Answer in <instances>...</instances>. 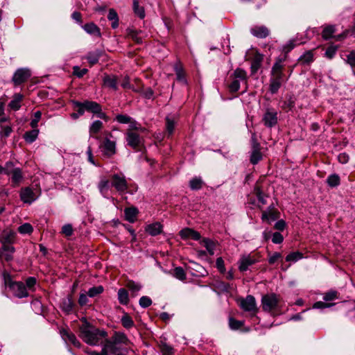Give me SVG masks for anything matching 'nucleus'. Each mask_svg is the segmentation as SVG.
Instances as JSON below:
<instances>
[{"instance_id":"obj_1","label":"nucleus","mask_w":355,"mask_h":355,"mask_svg":"<svg viewBox=\"0 0 355 355\" xmlns=\"http://www.w3.org/2000/svg\"><path fill=\"white\" fill-rule=\"evenodd\" d=\"M81 322L80 337L88 345H98L100 340L107 336L106 331L92 326L85 318L81 319Z\"/></svg>"},{"instance_id":"obj_2","label":"nucleus","mask_w":355,"mask_h":355,"mask_svg":"<svg viewBox=\"0 0 355 355\" xmlns=\"http://www.w3.org/2000/svg\"><path fill=\"white\" fill-rule=\"evenodd\" d=\"M73 105L75 107H79L80 114H84L85 112L87 111L96 115L97 117L104 119L106 121L108 120L107 115L102 112L101 105L95 101L87 100L83 102H80L78 101H73Z\"/></svg>"},{"instance_id":"obj_3","label":"nucleus","mask_w":355,"mask_h":355,"mask_svg":"<svg viewBox=\"0 0 355 355\" xmlns=\"http://www.w3.org/2000/svg\"><path fill=\"white\" fill-rule=\"evenodd\" d=\"M130 343L126 336L121 332H114V335L105 340V346L110 348V354H116L118 351L123 349V345H127Z\"/></svg>"},{"instance_id":"obj_4","label":"nucleus","mask_w":355,"mask_h":355,"mask_svg":"<svg viewBox=\"0 0 355 355\" xmlns=\"http://www.w3.org/2000/svg\"><path fill=\"white\" fill-rule=\"evenodd\" d=\"M130 343L126 336L121 332H114V335L105 340V346L110 348V354H116L118 351L123 349V345H127Z\"/></svg>"},{"instance_id":"obj_5","label":"nucleus","mask_w":355,"mask_h":355,"mask_svg":"<svg viewBox=\"0 0 355 355\" xmlns=\"http://www.w3.org/2000/svg\"><path fill=\"white\" fill-rule=\"evenodd\" d=\"M280 302V297L275 293L265 295L261 299L263 310L270 312L276 309Z\"/></svg>"},{"instance_id":"obj_6","label":"nucleus","mask_w":355,"mask_h":355,"mask_svg":"<svg viewBox=\"0 0 355 355\" xmlns=\"http://www.w3.org/2000/svg\"><path fill=\"white\" fill-rule=\"evenodd\" d=\"M115 119L120 123L129 124L126 141L128 146L133 147V122H132V118L125 114H118Z\"/></svg>"},{"instance_id":"obj_7","label":"nucleus","mask_w":355,"mask_h":355,"mask_svg":"<svg viewBox=\"0 0 355 355\" xmlns=\"http://www.w3.org/2000/svg\"><path fill=\"white\" fill-rule=\"evenodd\" d=\"M40 193L34 192L32 188L27 187L22 188L19 193L20 199L22 202L27 204H31L39 196Z\"/></svg>"},{"instance_id":"obj_8","label":"nucleus","mask_w":355,"mask_h":355,"mask_svg":"<svg viewBox=\"0 0 355 355\" xmlns=\"http://www.w3.org/2000/svg\"><path fill=\"white\" fill-rule=\"evenodd\" d=\"M31 76L29 69L21 68L17 69L13 75L12 81L15 85H19L26 82Z\"/></svg>"},{"instance_id":"obj_9","label":"nucleus","mask_w":355,"mask_h":355,"mask_svg":"<svg viewBox=\"0 0 355 355\" xmlns=\"http://www.w3.org/2000/svg\"><path fill=\"white\" fill-rule=\"evenodd\" d=\"M103 155L109 158L116 153V144L114 141L106 138L103 143L100 146Z\"/></svg>"},{"instance_id":"obj_10","label":"nucleus","mask_w":355,"mask_h":355,"mask_svg":"<svg viewBox=\"0 0 355 355\" xmlns=\"http://www.w3.org/2000/svg\"><path fill=\"white\" fill-rule=\"evenodd\" d=\"M336 31V28L334 26L329 25L324 28L322 33V36L324 40H328L330 38H334L336 41H340L346 37L347 33H343L341 34H338L337 35H334V33Z\"/></svg>"},{"instance_id":"obj_11","label":"nucleus","mask_w":355,"mask_h":355,"mask_svg":"<svg viewBox=\"0 0 355 355\" xmlns=\"http://www.w3.org/2000/svg\"><path fill=\"white\" fill-rule=\"evenodd\" d=\"M279 217V212L273 205H270L265 211H262L261 220L268 223L277 220Z\"/></svg>"},{"instance_id":"obj_12","label":"nucleus","mask_w":355,"mask_h":355,"mask_svg":"<svg viewBox=\"0 0 355 355\" xmlns=\"http://www.w3.org/2000/svg\"><path fill=\"white\" fill-rule=\"evenodd\" d=\"M10 290L14 295L19 297H26L28 295L25 284L21 282H16L10 285Z\"/></svg>"},{"instance_id":"obj_13","label":"nucleus","mask_w":355,"mask_h":355,"mask_svg":"<svg viewBox=\"0 0 355 355\" xmlns=\"http://www.w3.org/2000/svg\"><path fill=\"white\" fill-rule=\"evenodd\" d=\"M241 307L245 311L256 312L257 306L255 298L252 295H248L240 302Z\"/></svg>"},{"instance_id":"obj_14","label":"nucleus","mask_w":355,"mask_h":355,"mask_svg":"<svg viewBox=\"0 0 355 355\" xmlns=\"http://www.w3.org/2000/svg\"><path fill=\"white\" fill-rule=\"evenodd\" d=\"M263 121L267 127H272L277 123V112L273 110H268L263 115Z\"/></svg>"},{"instance_id":"obj_15","label":"nucleus","mask_w":355,"mask_h":355,"mask_svg":"<svg viewBox=\"0 0 355 355\" xmlns=\"http://www.w3.org/2000/svg\"><path fill=\"white\" fill-rule=\"evenodd\" d=\"M257 259L250 255H243L239 260V269L241 272H245L248 270L249 267L255 263Z\"/></svg>"},{"instance_id":"obj_16","label":"nucleus","mask_w":355,"mask_h":355,"mask_svg":"<svg viewBox=\"0 0 355 355\" xmlns=\"http://www.w3.org/2000/svg\"><path fill=\"white\" fill-rule=\"evenodd\" d=\"M15 252V248L12 244L9 243H1L0 257H4L6 261H10L13 259V254Z\"/></svg>"},{"instance_id":"obj_17","label":"nucleus","mask_w":355,"mask_h":355,"mask_svg":"<svg viewBox=\"0 0 355 355\" xmlns=\"http://www.w3.org/2000/svg\"><path fill=\"white\" fill-rule=\"evenodd\" d=\"M111 184L120 192H123L127 189V182L125 179L119 175H114L112 176Z\"/></svg>"},{"instance_id":"obj_18","label":"nucleus","mask_w":355,"mask_h":355,"mask_svg":"<svg viewBox=\"0 0 355 355\" xmlns=\"http://www.w3.org/2000/svg\"><path fill=\"white\" fill-rule=\"evenodd\" d=\"M251 34L257 38H266L270 34V30L265 26H254L250 28Z\"/></svg>"},{"instance_id":"obj_19","label":"nucleus","mask_w":355,"mask_h":355,"mask_svg":"<svg viewBox=\"0 0 355 355\" xmlns=\"http://www.w3.org/2000/svg\"><path fill=\"white\" fill-rule=\"evenodd\" d=\"M180 236L182 239H191L198 241L200 239V234L191 228H184L180 232Z\"/></svg>"},{"instance_id":"obj_20","label":"nucleus","mask_w":355,"mask_h":355,"mask_svg":"<svg viewBox=\"0 0 355 355\" xmlns=\"http://www.w3.org/2000/svg\"><path fill=\"white\" fill-rule=\"evenodd\" d=\"M16 240V232L12 230H4L0 238L1 243L13 244Z\"/></svg>"},{"instance_id":"obj_21","label":"nucleus","mask_w":355,"mask_h":355,"mask_svg":"<svg viewBox=\"0 0 355 355\" xmlns=\"http://www.w3.org/2000/svg\"><path fill=\"white\" fill-rule=\"evenodd\" d=\"M283 82V76L280 75L272 76L270 83V91L272 94H275L278 92Z\"/></svg>"},{"instance_id":"obj_22","label":"nucleus","mask_w":355,"mask_h":355,"mask_svg":"<svg viewBox=\"0 0 355 355\" xmlns=\"http://www.w3.org/2000/svg\"><path fill=\"white\" fill-rule=\"evenodd\" d=\"M12 182V187H17L24 180V174L20 168L15 169V171L10 175Z\"/></svg>"},{"instance_id":"obj_23","label":"nucleus","mask_w":355,"mask_h":355,"mask_svg":"<svg viewBox=\"0 0 355 355\" xmlns=\"http://www.w3.org/2000/svg\"><path fill=\"white\" fill-rule=\"evenodd\" d=\"M83 28L88 34L100 37L101 36L100 28L93 22L83 25Z\"/></svg>"},{"instance_id":"obj_24","label":"nucleus","mask_w":355,"mask_h":355,"mask_svg":"<svg viewBox=\"0 0 355 355\" xmlns=\"http://www.w3.org/2000/svg\"><path fill=\"white\" fill-rule=\"evenodd\" d=\"M75 304L71 296L64 298L61 302L60 307L62 310L67 314H69L73 311Z\"/></svg>"},{"instance_id":"obj_25","label":"nucleus","mask_w":355,"mask_h":355,"mask_svg":"<svg viewBox=\"0 0 355 355\" xmlns=\"http://www.w3.org/2000/svg\"><path fill=\"white\" fill-rule=\"evenodd\" d=\"M61 335L64 340L69 342L70 343L73 345L75 347H80V345H81L80 343L78 340V339L76 338V336L73 334H72L67 330L63 329L61 331Z\"/></svg>"},{"instance_id":"obj_26","label":"nucleus","mask_w":355,"mask_h":355,"mask_svg":"<svg viewBox=\"0 0 355 355\" xmlns=\"http://www.w3.org/2000/svg\"><path fill=\"white\" fill-rule=\"evenodd\" d=\"M24 96L21 94H15L12 101L9 103L8 107L12 110H18L21 107V101Z\"/></svg>"},{"instance_id":"obj_27","label":"nucleus","mask_w":355,"mask_h":355,"mask_svg":"<svg viewBox=\"0 0 355 355\" xmlns=\"http://www.w3.org/2000/svg\"><path fill=\"white\" fill-rule=\"evenodd\" d=\"M146 231L151 236H157L162 231V225L160 223L156 222L146 226Z\"/></svg>"},{"instance_id":"obj_28","label":"nucleus","mask_w":355,"mask_h":355,"mask_svg":"<svg viewBox=\"0 0 355 355\" xmlns=\"http://www.w3.org/2000/svg\"><path fill=\"white\" fill-rule=\"evenodd\" d=\"M111 183L106 178H102L98 184V188L99 189L100 193L104 196L107 197L108 196V191L110 187L111 186Z\"/></svg>"},{"instance_id":"obj_29","label":"nucleus","mask_w":355,"mask_h":355,"mask_svg":"<svg viewBox=\"0 0 355 355\" xmlns=\"http://www.w3.org/2000/svg\"><path fill=\"white\" fill-rule=\"evenodd\" d=\"M102 55V52L100 50H96L89 52L87 55V60L91 65H94L98 62L99 58Z\"/></svg>"},{"instance_id":"obj_30","label":"nucleus","mask_w":355,"mask_h":355,"mask_svg":"<svg viewBox=\"0 0 355 355\" xmlns=\"http://www.w3.org/2000/svg\"><path fill=\"white\" fill-rule=\"evenodd\" d=\"M107 19L112 21V28H116L119 26V17L116 10L113 8L109 10Z\"/></svg>"},{"instance_id":"obj_31","label":"nucleus","mask_w":355,"mask_h":355,"mask_svg":"<svg viewBox=\"0 0 355 355\" xmlns=\"http://www.w3.org/2000/svg\"><path fill=\"white\" fill-rule=\"evenodd\" d=\"M262 159L261 148H252L250 155V162L252 164H257Z\"/></svg>"},{"instance_id":"obj_32","label":"nucleus","mask_w":355,"mask_h":355,"mask_svg":"<svg viewBox=\"0 0 355 355\" xmlns=\"http://www.w3.org/2000/svg\"><path fill=\"white\" fill-rule=\"evenodd\" d=\"M103 83L106 87L113 89H117V81L114 76H105L103 78Z\"/></svg>"},{"instance_id":"obj_33","label":"nucleus","mask_w":355,"mask_h":355,"mask_svg":"<svg viewBox=\"0 0 355 355\" xmlns=\"http://www.w3.org/2000/svg\"><path fill=\"white\" fill-rule=\"evenodd\" d=\"M233 79L239 80L240 82H246L247 80V73L242 69H236L232 75L231 76Z\"/></svg>"},{"instance_id":"obj_34","label":"nucleus","mask_w":355,"mask_h":355,"mask_svg":"<svg viewBox=\"0 0 355 355\" xmlns=\"http://www.w3.org/2000/svg\"><path fill=\"white\" fill-rule=\"evenodd\" d=\"M299 62L303 64H308L313 61V51H307L299 58Z\"/></svg>"},{"instance_id":"obj_35","label":"nucleus","mask_w":355,"mask_h":355,"mask_svg":"<svg viewBox=\"0 0 355 355\" xmlns=\"http://www.w3.org/2000/svg\"><path fill=\"white\" fill-rule=\"evenodd\" d=\"M103 128V123L96 120L94 121L89 127V134L91 137H95V135L97 134Z\"/></svg>"},{"instance_id":"obj_36","label":"nucleus","mask_w":355,"mask_h":355,"mask_svg":"<svg viewBox=\"0 0 355 355\" xmlns=\"http://www.w3.org/2000/svg\"><path fill=\"white\" fill-rule=\"evenodd\" d=\"M38 134L39 130L33 128V130L26 132L24 135V138L26 142L31 144L35 141L38 136Z\"/></svg>"},{"instance_id":"obj_37","label":"nucleus","mask_w":355,"mask_h":355,"mask_svg":"<svg viewBox=\"0 0 355 355\" xmlns=\"http://www.w3.org/2000/svg\"><path fill=\"white\" fill-rule=\"evenodd\" d=\"M283 68H284V66L282 64V60H279L274 64V65L272 68V76L280 75L281 76H284V73L282 71Z\"/></svg>"},{"instance_id":"obj_38","label":"nucleus","mask_w":355,"mask_h":355,"mask_svg":"<svg viewBox=\"0 0 355 355\" xmlns=\"http://www.w3.org/2000/svg\"><path fill=\"white\" fill-rule=\"evenodd\" d=\"M203 181L200 177H195L189 181V187L192 190H199L202 188Z\"/></svg>"},{"instance_id":"obj_39","label":"nucleus","mask_w":355,"mask_h":355,"mask_svg":"<svg viewBox=\"0 0 355 355\" xmlns=\"http://www.w3.org/2000/svg\"><path fill=\"white\" fill-rule=\"evenodd\" d=\"M159 347L163 355H171L174 353L173 348L165 342L161 341L159 344Z\"/></svg>"},{"instance_id":"obj_40","label":"nucleus","mask_w":355,"mask_h":355,"mask_svg":"<svg viewBox=\"0 0 355 355\" xmlns=\"http://www.w3.org/2000/svg\"><path fill=\"white\" fill-rule=\"evenodd\" d=\"M201 243L206 248L210 255H213L214 254L215 243L212 241L208 239H203Z\"/></svg>"},{"instance_id":"obj_41","label":"nucleus","mask_w":355,"mask_h":355,"mask_svg":"<svg viewBox=\"0 0 355 355\" xmlns=\"http://www.w3.org/2000/svg\"><path fill=\"white\" fill-rule=\"evenodd\" d=\"M254 192L259 202L261 203V205H266L267 203L266 198H268V196L264 194L259 187H256L254 188Z\"/></svg>"},{"instance_id":"obj_42","label":"nucleus","mask_w":355,"mask_h":355,"mask_svg":"<svg viewBox=\"0 0 355 355\" xmlns=\"http://www.w3.org/2000/svg\"><path fill=\"white\" fill-rule=\"evenodd\" d=\"M304 42H298L297 39H292L289 40L286 44H285L283 47V51L284 53H287L291 51L297 44H303Z\"/></svg>"},{"instance_id":"obj_43","label":"nucleus","mask_w":355,"mask_h":355,"mask_svg":"<svg viewBox=\"0 0 355 355\" xmlns=\"http://www.w3.org/2000/svg\"><path fill=\"white\" fill-rule=\"evenodd\" d=\"M175 71L177 76V80L183 83L184 84H187L184 72L182 68L180 65L176 64L175 66Z\"/></svg>"},{"instance_id":"obj_44","label":"nucleus","mask_w":355,"mask_h":355,"mask_svg":"<svg viewBox=\"0 0 355 355\" xmlns=\"http://www.w3.org/2000/svg\"><path fill=\"white\" fill-rule=\"evenodd\" d=\"M118 298L121 304H127L128 302V291L125 288H120L118 291Z\"/></svg>"},{"instance_id":"obj_45","label":"nucleus","mask_w":355,"mask_h":355,"mask_svg":"<svg viewBox=\"0 0 355 355\" xmlns=\"http://www.w3.org/2000/svg\"><path fill=\"white\" fill-rule=\"evenodd\" d=\"M18 168L19 167H15L12 162H7L3 166V173L10 176L15 169Z\"/></svg>"},{"instance_id":"obj_46","label":"nucleus","mask_w":355,"mask_h":355,"mask_svg":"<svg viewBox=\"0 0 355 355\" xmlns=\"http://www.w3.org/2000/svg\"><path fill=\"white\" fill-rule=\"evenodd\" d=\"M173 275L179 280L184 281L186 279V273L182 267H176L173 270Z\"/></svg>"},{"instance_id":"obj_47","label":"nucleus","mask_w":355,"mask_h":355,"mask_svg":"<svg viewBox=\"0 0 355 355\" xmlns=\"http://www.w3.org/2000/svg\"><path fill=\"white\" fill-rule=\"evenodd\" d=\"M327 182L331 187H336L340 184V178L336 174H332L328 177Z\"/></svg>"},{"instance_id":"obj_48","label":"nucleus","mask_w":355,"mask_h":355,"mask_svg":"<svg viewBox=\"0 0 355 355\" xmlns=\"http://www.w3.org/2000/svg\"><path fill=\"white\" fill-rule=\"evenodd\" d=\"M103 291V287L102 286H94L89 289L87 295L90 297H96V295L102 293Z\"/></svg>"},{"instance_id":"obj_49","label":"nucleus","mask_w":355,"mask_h":355,"mask_svg":"<svg viewBox=\"0 0 355 355\" xmlns=\"http://www.w3.org/2000/svg\"><path fill=\"white\" fill-rule=\"evenodd\" d=\"M33 231V228L30 223H24L18 227V232L20 234H31Z\"/></svg>"},{"instance_id":"obj_50","label":"nucleus","mask_w":355,"mask_h":355,"mask_svg":"<svg viewBox=\"0 0 355 355\" xmlns=\"http://www.w3.org/2000/svg\"><path fill=\"white\" fill-rule=\"evenodd\" d=\"M303 257V255L301 252H294L288 254L286 257V261H293L295 262Z\"/></svg>"},{"instance_id":"obj_51","label":"nucleus","mask_w":355,"mask_h":355,"mask_svg":"<svg viewBox=\"0 0 355 355\" xmlns=\"http://www.w3.org/2000/svg\"><path fill=\"white\" fill-rule=\"evenodd\" d=\"M338 49V46H336V45L329 46L325 51V53H324L325 57L329 59L333 58L334 57V55H336V53Z\"/></svg>"},{"instance_id":"obj_52","label":"nucleus","mask_w":355,"mask_h":355,"mask_svg":"<svg viewBox=\"0 0 355 355\" xmlns=\"http://www.w3.org/2000/svg\"><path fill=\"white\" fill-rule=\"evenodd\" d=\"M166 131H167V132L168 134V137H169L170 135H171L173 134V132L174 131L175 122L173 119H171L169 117H166Z\"/></svg>"},{"instance_id":"obj_53","label":"nucleus","mask_w":355,"mask_h":355,"mask_svg":"<svg viewBox=\"0 0 355 355\" xmlns=\"http://www.w3.org/2000/svg\"><path fill=\"white\" fill-rule=\"evenodd\" d=\"M137 15L141 19L145 17V11L143 7L138 5V3L135 0V15Z\"/></svg>"},{"instance_id":"obj_54","label":"nucleus","mask_w":355,"mask_h":355,"mask_svg":"<svg viewBox=\"0 0 355 355\" xmlns=\"http://www.w3.org/2000/svg\"><path fill=\"white\" fill-rule=\"evenodd\" d=\"M121 323L125 328H130L132 326V321L127 313H125L121 318Z\"/></svg>"},{"instance_id":"obj_55","label":"nucleus","mask_w":355,"mask_h":355,"mask_svg":"<svg viewBox=\"0 0 355 355\" xmlns=\"http://www.w3.org/2000/svg\"><path fill=\"white\" fill-rule=\"evenodd\" d=\"M243 324L242 321L236 320L232 318L229 320V325L232 329L236 330L241 328Z\"/></svg>"},{"instance_id":"obj_56","label":"nucleus","mask_w":355,"mask_h":355,"mask_svg":"<svg viewBox=\"0 0 355 355\" xmlns=\"http://www.w3.org/2000/svg\"><path fill=\"white\" fill-rule=\"evenodd\" d=\"M87 69H81L78 66H74L73 67V74L78 78H82L87 73Z\"/></svg>"},{"instance_id":"obj_57","label":"nucleus","mask_w":355,"mask_h":355,"mask_svg":"<svg viewBox=\"0 0 355 355\" xmlns=\"http://www.w3.org/2000/svg\"><path fill=\"white\" fill-rule=\"evenodd\" d=\"M108 346H105L104 344L101 352H98L96 351H90L88 352L89 355H110V351Z\"/></svg>"},{"instance_id":"obj_58","label":"nucleus","mask_w":355,"mask_h":355,"mask_svg":"<svg viewBox=\"0 0 355 355\" xmlns=\"http://www.w3.org/2000/svg\"><path fill=\"white\" fill-rule=\"evenodd\" d=\"M42 116V112L40 111H37L34 113L33 119L31 121V126L33 128H37V123L40 120Z\"/></svg>"},{"instance_id":"obj_59","label":"nucleus","mask_w":355,"mask_h":355,"mask_svg":"<svg viewBox=\"0 0 355 355\" xmlns=\"http://www.w3.org/2000/svg\"><path fill=\"white\" fill-rule=\"evenodd\" d=\"M139 304L142 308H147L152 304V300L148 296H143L139 299Z\"/></svg>"},{"instance_id":"obj_60","label":"nucleus","mask_w":355,"mask_h":355,"mask_svg":"<svg viewBox=\"0 0 355 355\" xmlns=\"http://www.w3.org/2000/svg\"><path fill=\"white\" fill-rule=\"evenodd\" d=\"M73 230L71 224H66L62 227V233L66 236H70L73 234Z\"/></svg>"},{"instance_id":"obj_61","label":"nucleus","mask_w":355,"mask_h":355,"mask_svg":"<svg viewBox=\"0 0 355 355\" xmlns=\"http://www.w3.org/2000/svg\"><path fill=\"white\" fill-rule=\"evenodd\" d=\"M240 89V81L233 79L232 82L229 85V89L231 92H236Z\"/></svg>"},{"instance_id":"obj_62","label":"nucleus","mask_w":355,"mask_h":355,"mask_svg":"<svg viewBox=\"0 0 355 355\" xmlns=\"http://www.w3.org/2000/svg\"><path fill=\"white\" fill-rule=\"evenodd\" d=\"M337 294L338 293L336 291L327 292L324 294L323 299L327 302L336 300L338 298Z\"/></svg>"},{"instance_id":"obj_63","label":"nucleus","mask_w":355,"mask_h":355,"mask_svg":"<svg viewBox=\"0 0 355 355\" xmlns=\"http://www.w3.org/2000/svg\"><path fill=\"white\" fill-rule=\"evenodd\" d=\"M12 130L10 126L6 125L1 126V130L0 132V135L1 137H8L10 133L12 132Z\"/></svg>"},{"instance_id":"obj_64","label":"nucleus","mask_w":355,"mask_h":355,"mask_svg":"<svg viewBox=\"0 0 355 355\" xmlns=\"http://www.w3.org/2000/svg\"><path fill=\"white\" fill-rule=\"evenodd\" d=\"M347 62L352 67H355V51H352L347 55Z\"/></svg>"}]
</instances>
